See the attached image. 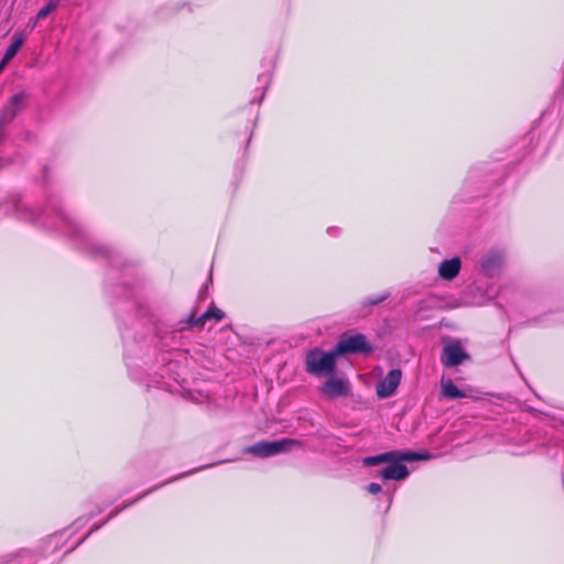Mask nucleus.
Returning <instances> with one entry per match:
<instances>
[{
	"mask_svg": "<svg viewBox=\"0 0 564 564\" xmlns=\"http://www.w3.org/2000/svg\"><path fill=\"white\" fill-rule=\"evenodd\" d=\"M35 553L26 549L0 557V564H35Z\"/></svg>",
	"mask_w": 564,
	"mask_h": 564,
	"instance_id": "obj_13",
	"label": "nucleus"
},
{
	"mask_svg": "<svg viewBox=\"0 0 564 564\" xmlns=\"http://www.w3.org/2000/svg\"><path fill=\"white\" fill-rule=\"evenodd\" d=\"M152 382L155 383L159 388H165V383L159 379H153Z\"/></svg>",
	"mask_w": 564,
	"mask_h": 564,
	"instance_id": "obj_26",
	"label": "nucleus"
},
{
	"mask_svg": "<svg viewBox=\"0 0 564 564\" xmlns=\"http://www.w3.org/2000/svg\"><path fill=\"white\" fill-rule=\"evenodd\" d=\"M224 316H225V313L221 310H219L217 307H212L197 318L195 317V314H192L186 319L181 321L177 325V330L182 332L184 329L192 328L195 326L203 327L205 321L210 319V318L221 321L224 318Z\"/></svg>",
	"mask_w": 564,
	"mask_h": 564,
	"instance_id": "obj_12",
	"label": "nucleus"
},
{
	"mask_svg": "<svg viewBox=\"0 0 564 564\" xmlns=\"http://www.w3.org/2000/svg\"><path fill=\"white\" fill-rule=\"evenodd\" d=\"M300 442L293 438H281L276 441H261L243 449V453L251 454L260 458L275 456L280 453L290 452Z\"/></svg>",
	"mask_w": 564,
	"mask_h": 564,
	"instance_id": "obj_4",
	"label": "nucleus"
},
{
	"mask_svg": "<svg viewBox=\"0 0 564 564\" xmlns=\"http://www.w3.org/2000/svg\"><path fill=\"white\" fill-rule=\"evenodd\" d=\"M215 464H208V465H205V466H202V467H198V468H195V469H192L187 473H184V474H181V475H177L164 482H162L161 485H158L155 487H152L150 489H148L147 491H144L142 495L138 496L135 499L129 501V502H126L123 503L120 508H116L115 510H112L110 512V514L108 516V518L102 521L101 523L99 524H94L93 528L80 539L79 543H82L85 539H87L93 532L99 530L104 524H106L110 519L115 518L117 514H119L122 510H124L126 508H128L129 506L135 503L137 501L141 500L142 498H144L145 496L150 495L151 492L155 491L156 489L163 487L164 485L166 484H170V482H173L175 480H178L185 476H188V475H192L196 471H199L202 469H205V468H208V467H212L214 466Z\"/></svg>",
	"mask_w": 564,
	"mask_h": 564,
	"instance_id": "obj_6",
	"label": "nucleus"
},
{
	"mask_svg": "<svg viewBox=\"0 0 564 564\" xmlns=\"http://www.w3.org/2000/svg\"><path fill=\"white\" fill-rule=\"evenodd\" d=\"M467 359H469V355L459 343L455 341L444 345L441 360L446 368L456 367Z\"/></svg>",
	"mask_w": 564,
	"mask_h": 564,
	"instance_id": "obj_9",
	"label": "nucleus"
},
{
	"mask_svg": "<svg viewBox=\"0 0 564 564\" xmlns=\"http://www.w3.org/2000/svg\"><path fill=\"white\" fill-rule=\"evenodd\" d=\"M258 82L263 85V89H262V93L258 99V102H261L262 99L264 98V94H265V90H267V87L268 85L270 84L271 82V74L270 73H263V74H260L258 76Z\"/></svg>",
	"mask_w": 564,
	"mask_h": 564,
	"instance_id": "obj_20",
	"label": "nucleus"
},
{
	"mask_svg": "<svg viewBox=\"0 0 564 564\" xmlns=\"http://www.w3.org/2000/svg\"><path fill=\"white\" fill-rule=\"evenodd\" d=\"M441 389L442 397L446 399L454 400L466 397V393L458 389V387L452 380H442Z\"/></svg>",
	"mask_w": 564,
	"mask_h": 564,
	"instance_id": "obj_16",
	"label": "nucleus"
},
{
	"mask_svg": "<svg viewBox=\"0 0 564 564\" xmlns=\"http://www.w3.org/2000/svg\"><path fill=\"white\" fill-rule=\"evenodd\" d=\"M88 521H89V518H78V519L74 522V525H75L76 528H80L82 525L86 524Z\"/></svg>",
	"mask_w": 564,
	"mask_h": 564,
	"instance_id": "obj_24",
	"label": "nucleus"
},
{
	"mask_svg": "<svg viewBox=\"0 0 564 564\" xmlns=\"http://www.w3.org/2000/svg\"><path fill=\"white\" fill-rule=\"evenodd\" d=\"M389 296L388 293L386 294H382L380 296H371V297H368L366 299L365 301H362V305L364 306H373V305H377V304H380L381 302H383L384 300H387Z\"/></svg>",
	"mask_w": 564,
	"mask_h": 564,
	"instance_id": "obj_21",
	"label": "nucleus"
},
{
	"mask_svg": "<svg viewBox=\"0 0 564 564\" xmlns=\"http://www.w3.org/2000/svg\"><path fill=\"white\" fill-rule=\"evenodd\" d=\"M506 253L502 249L494 248L486 251L479 259V271L487 278L498 276L505 265Z\"/></svg>",
	"mask_w": 564,
	"mask_h": 564,
	"instance_id": "obj_5",
	"label": "nucleus"
},
{
	"mask_svg": "<svg viewBox=\"0 0 564 564\" xmlns=\"http://www.w3.org/2000/svg\"><path fill=\"white\" fill-rule=\"evenodd\" d=\"M8 63H4V58L2 57L1 62H0V73L2 72V69L4 68V66L7 65Z\"/></svg>",
	"mask_w": 564,
	"mask_h": 564,
	"instance_id": "obj_27",
	"label": "nucleus"
},
{
	"mask_svg": "<svg viewBox=\"0 0 564 564\" xmlns=\"http://www.w3.org/2000/svg\"><path fill=\"white\" fill-rule=\"evenodd\" d=\"M122 341H123V347H124L126 364H127V367H128L131 376H133L132 369H133V367L138 366L134 362V347H133L134 344L132 341H130V335L126 332H122Z\"/></svg>",
	"mask_w": 564,
	"mask_h": 564,
	"instance_id": "obj_15",
	"label": "nucleus"
},
{
	"mask_svg": "<svg viewBox=\"0 0 564 564\" xmlns=\"http://www.w3.org/2000/svg\"><path fill=\"white\" fill-rule=\"evenodd\" d=\"M338 231H339V228H337V227H329V228L327 229V232H328L329 235H335V234H337Z\"/></svg>",
	"mask_w": 564,
	"mask_h": 564,
	"instance_id": "obj_25",
	"label": "nucleus"
},
{
	"mask_svg": "<svg viewBox=\"0 0 564 564\" xmlns=\"http://www.w3.org/2000/svg\"><path fill=\"white\" fill-rule=\"evenodd\" d=\"M432 457L433 455L427 452L390 451L379 455L365 457L364 464L366 466L387 464L386 467L377 473L376 477L383 480H404L408 478L410 471L402 462L429 460Z\"/></svg>",
	"mask_w": 564,
	"mask_h": 564,
	"instance_id": "obj_2",
	"label": "nucleus"
},
{
	"mask_svg": "<svg viewBox=\"0 0 564 564\" xmlns=\"http://www.w3.org/2000/svg\"><path fill=\"white\" fill-rule=\"evenodd\" d=\"M402 378V372L399 369L390 370L387 376L377 384L376 392L381 399L389 398L397 391Z\"/></svg>",
	"mask_w": 564,
	"mask_h": 564,
	"instance_id": "obj_11",
	"label": "nucleus"
},
{
	"mask_svg": "<svg viewBox=\"0 0 564 564\" xmlns=\"http://www.w3.org/2000/svg\"><path fill=\"white\" fill-rule=\"evenodd\" d=\"M172 366V364H167L165 367L167 368V370H170Z\"/></svg>",
	"mask_w": 564,
	"mask_h": 564,
	"instance_id": "obj_30",
	"label": "nucleus"
},
{
	"mask_svg": "<svg viewBox=\"0 0 564 564\" xmlns=\"http://www.w3.org/2000/svg\"><path fill=\"white\" fill-rule=\"evenodd\" d=\"M164 373H165V370L162 369V372L160 373V378L163 379L164 378Z\"/></svg>",
	"mask_w": 564,
	"mask_h": 564,
	"instance_id": "obj_29",
	"label": "nucleus"
},
{
	"mask_svg": "<svg viewBox=\"0 0 564 564\" xmlns=\"http://www.w3.org/2000/svg\"><path fill=\"white\" fill-rule=\"evenodd\" d=\"M338 357L335 347L328 351L313 348L306 352L305 369L307 373L315 377L330 376L336 369Z\"/></svg>",
	"mask_w": 564,
	"mask_h": 564,
	"instance_id": "obj_3",
	"label": "nucleus"
},
{
	"mask_svg": "<svg viewBox=\"0 0 564 564\" xmlns=\"http://www.w3.org/2000/svg\"><path fill=\"white\" fill-rule=\"evenodd\" d=\"M24 43V36L20 33H14L11 44L6 50L3 55L4 63H9L19 52Z\"/></svg>",
	"mask_w": 564,
	"mask_h": 564,
	"instance_id": "obj_17",
	"label": "nucleus"
},
{
	"mask_svg": "<svg viewBox=\"0 0 564 564\" xmlns=\"http://www.w3.org/2000/svg\"><path fill=\"white\" fill-rule=\"evenodd\" d=\"M349 392V381L334 376H330L321 387V393L328 399L347 397Z\"/></svg>",
	"mask_w": 564,
	"mask_h": 564,
	"instance_id": "obj_8",
	"label": "nucleus"
},
{
	"mask_svg": "<svg viewBox=\"0 0 564 564\" xmlns=\"http://www.w3.org/2000/svg\"><path fill=\"white\" fill-rule=\"evenodd\" d=\"M381 490H382V487L377 482H370L367 486V491L372 495L379 494Z\"/></svg>",
	"mask_w": 564,
	"mask_h": 564,
	"instance_id": "obj_23",
	"label": "nucleus"
},
{
	"mask_svg": "<svg viewBox=\"0 0 564 564\" xmlns=\"http://www.w3.org/2000/svg\"><path fill=\"white\" fill-rule=\"evenodd\" d=\"M462 261L458 257L444 260L438 265V275L447 281L456 278L460 271Z\"/></svg>",
	"mask_w": 564,
	"mask_h": 564,
	"instance_id": "obj_14",
	"label": "nucleus"
},
{
	"mask_svg": "<svg viewBox=\"0 0 564 564\" xmlns=\"http://www.w3.org/2000/svg\"><path fill=\"white\" fill-rule=\"evenodd\" d=\"M133 305L135 306V312H134L135 317H138V318L143 317L148 314V308L139 301H135L133 303Z\"/></svg>",
	"mask_w": 564,
	"mask_h": 564,
	"instance_id": "obj_22",
	"label": "nucleus"
},
{
	"mask_svg": "<svg viewBox=\"0 0 564 564\" xmlns=\"http://www.w3.org/2000/svg\"><path fill=\"white\" fill-rule=\"evenodd\" d=\"M335 349L338 356L347 354H368L372 350L366 336L362 334H354L340 338L335 345Z\"/></svg>",
	"mask_w": 564,
	"mask_h": 564,
	"instance_id": "obj_7",
	"label": "nucleus"
},
{
	"mask_svg": "<svg viewBox=\"0 0 564 564\" xmlns=\"http://www.w3.org/2000/svg\"><path fill=\"white\" fill-rule=\"evenodd\" d=\"M56 6L57 3L54 0H50V2L37 12L32 23V28H34L39 21L45 19L53 10H55Z\"/></svg>",
	"mask_w": 564,
	"mask_h": 564,
	"instance_id": "obj_19",
	"label": "nucleus"
},
{
	"mask_svg": "<svg viewBox=\"0 0 564 564\" xmlns=\"http://www.w3.org/2000/svg\"><path fill=\"white\" fill-rule=\"evenodd\" d=\"M13 214L21 220L36 223L43 227L56 230L72 239L76 246L96 257H105L111 265L121 261V254L116 250L98 243L55 198H50L45 208L37 213L21 200L13 203Z\"/></svg>",
	"mask_w": 564,
	"mask_h": 564,
	"instance_id": "obj_1",
	"label": "nucleus"
},
{
	"mask_svg": "<svg viewBox=\"0 0 564 564\" xmlns=\"http://www.w3.org/2000/svg\"><path fill=\"white\" fill-rule=\"evenodd\" d=\"M423 303L426 308L444 310L452 307V305H449L447 301L435 295H430L425 297L423 300Z\"/></svg>",
	"mask_w": 564,
	"mask_h": 564,
	"instance_id": "obj_18",
	"label": "nucleus"
},
{
	"mask_svg": "<svg viewBox=\"0 0 564 564\" xmlns=\"http://www.w3.org/2000/svg\"><path fill=\"white\" fill-rule=\"evenodd\" d=\"M3 127L0 124V141L2 140L3 138Z\"/></svg>",
	"mask_w": 564,
	"mask_h": 564,
	"instance_id": "obj_28",
	"label": "nucleus"
},
{
	"mask_svg": "<svg viewBox=\"0 0 564 564\" xmlns=\"http://www.w3.org/2000/svg\"><path fill=\"white\" fill-rule=\"evenodd\" d=\"M26 99L25 93L14 94L7 105L2 108L0 112V124L4 127L10 123L17 115L24 108V101Z\"/></svg>",
	"mask_w": 564,
	"mask_h": 564,
	"instance_id": "obj_10",
	"label": "nucleus"
}]
</instances>
